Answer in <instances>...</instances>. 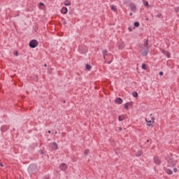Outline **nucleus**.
<instances>
[{
	"mask_svg": "<svg viewBox=\"0 0 179 179\" xmlns=\"http://www.w3.org/2000/svg\"><path fill=\"white\" fill-rule=\"evenodd\" d=\"M28 171L29 174H34L37 171V166L36 165H30Z\"/></svg>",
	"mask_w": 179,
	"mask_h": 179,
	"instance_id": "f257e3e1",
	"label": "nucleus"
},
{
	"mask_svg": "<svg viewBox=\"0 0 179 179\" xmlns=\"http://www.w3.org/2000/svg\"><path fill=\"white\" fill-rule=\"evenodd\" d=\"M38 45V41L36 39H33L29 42V47L31 48H36Z\"/></svg>",
	"mask_w": 179,
	"mask_h": 179,
	"instance_id": "f03ea898",
	"label": "nucleus"
},
{
	"mask_svg": "<svg viewBox=\"0 0 179 179\" xmlns=\"http://www.w3.org/2000/svg\"><path fill=\"white\" fill-rule=\"evenodd\" d=\"M151 120H152L148 121V119H145L148 127H152V125H153V124H155V117H151Z\"/></svg>",
	"mask_w": 179,
	"mask_h": 179,
	"instance_id": "7ed1b4c3",
	"label": "nucleus"
},
{
	"mask_svg": "<svg viewBox=\"0 0 179 179\" xmlns=\"http://www.w3.org/2000/svg\"><path fill=\"white\" fill-rule=\"evenodd\" d=\"M59 169H60V170H62V171H65V170H66V169H68V166H66V164H65V163H62L59 165Z\"/></svg>",
	"mask_w": 179,
	"mask_h": 179,
	"instance_id": "20e7f679",
	"label": "nucleus"
},
{
	"mask_svg": "<svg viewBox=\"0 0 179 179\" xmlns=\"http://www.w3.org/2000/svg\"><path fill=\"white\" fill-rule=\"evenodd\" d=\"M154 162L155 163V164H160L162 163V160H160V158L157 157H154Z\"/></svg>",
	"mask_w": 179,
	"mask_h": 179,
	"instance_id": "39448f33",
	"label": "nucleus"
},
{
	"mask_svg": "<svg viewBox=\"0 0 179 179\" xmlns=\"http://www.w3.org/2000/svg\"><path fill=\"white\" fill-rule=\"evenodd\" d=\"M102 54H103L104 59H106V57H108V56L111 55V54L107 53V50H106V49L102 51Z\"/></svg>",
	"mask_w": 179,
	"mask_h": 179,
	"instance_id": "423d86ee",
	"label": "nucleus"
},
{
	"mask_svg": "<svg viewBox=\"0 0 179 179\" xmlns=\"http://www.w3.org/2000/svg\"><path fill=\"white\" fill-rule=\"evenodd\" d=\"M61 13H63V15H66V13H68V8L66 7H63L61 9Z\"/></svg>",
	"mask_w": 179,
	"mask_h": 179,
	"instance_id": "0eeeda50",
	"label": "nucleus"
},
{
	"mask_svg": "<svg viewBox=\"0 0 179 179\" xmlns=\"http://www.w3.org/2000/svg\"><path fill=\"white\" fill-rule=\"evenodd\" d=\"M148 54H149V49H145L142 52H141V55L143 57H146V55H148Z\"/></svg>",
	"mask_w": 179,
	"mask_h": 179,
	"instance_id": "6e6552de",
	"label": "nucleus"
},
{
	"mask_svg": "<svg viewBox=\"0 0 179 179\" xmlns=\"http://www.w3.org/2000/svg\"><path fill=\"white\" fill-rule=\"evenodd\" d=\"M122 99L121 98H116L115 99V103H117V104H122Z\"/></svg>",
	"mask_w": 179,
	"mask_h": 179,
	"instance_id": "1a4fd4ad",
	"label": "nucleus"
},
{
	"mask_svg": "<svg viewBox=\"0 0 179 179\" xmlns=\"http://www.w3.org/2000/svg\"><path fill=\"white\" fill-rule=\"evenodd\" d=\"M162 53L164 54V55L167 57V58H170V53L169 52V51H167V50H162Z\"/></svg>",
	"mask_w": 179,
	"mask_h": 179,
	"instance_id": "9d476101",
	"label": "nucleus"
},
{
	"mask_svg": "<svg viewBox=\"0 0 179 179\" xmlns=\"http://www.w3.org/2000/svg\"><path fill=\"white\" fill-rule=\"evenodd\" d=\"M130 9L131 10H132L133 12H135V10H136V5L133 4L130 6Z\"/></svg>",
	"mask_w": 179,
	"mask_h": 179,
	"instance_id": "9b49d317",
	"label": "nucleus"
},
{
	"mask_svg": "<svg viewBox=\"0 0 179 179\" xmlns=\"http://www.w3.org/2000/svg\"><path fill=\"white\" fill-rule=\"evenodd\" d=\"M168 163L169 164V166L171 167H174V164L173 163V159H170L169 161H168Z\"/></svg>",
	"mask_w": 179,
	"mask_h": 179,
	"instance_id": "f8f14e48",
	"label": "nucleus"
},
{
	"mask_svg": "<svg viewBox=\"0 0 179 179\" xmlns=\"http://www.w3.org/2000/svg\"><path fill=\"white\" fill-rule=\"evenodd\" d=\"M144 6H146V8H149V2L148 1L143 0Z\"/></svg>",
	"mask_w": 179,
	"mask_h": 179,
	"instance_id": "ddd939ff",
	"label": "nucleus"
},
{
	"mask_svg": "<svg viewBox=\"0 0 179 179\" xmlns=\"http://www.w3.org/2000/svg\"><path fill=\"white\" fill-rule=\"evenodd\" d=\"M52 145L55 146V150H58V144L56 142H53Z\"/></svg>",
	"mask_w": 179,
	"mask_h": 179,
	"instance_id": "4468645a",
	"label": "nucleus"
},
{
	"mask_svg": "<svg viewBox=\"0 0 179 179\" xmlns=\"http://www.w3.org/2000/svg\"><path fill=\"white\" fill-rule=\"evenodd\" d=\"M166 173H167L169 175H171V174H173V171H171V169H168L166 170Z\"/></svg>",
	"mask_w": 179,
	"mask_h": 179,
	"instance_id": "2eb2a0df",
	"label": "nucleus"
},
{
	"mask_svg": "<svg viewBox=\"0 0 179 179\" xmlns=\"http://www.w3.org/2000/svg\"><path fill=\"white\" fill-rule=\"evenodd\" d=\"M110 9H111V10H113V12H117V8H115V7L113 6H110Z\"/></svg>",
	"mask_w": 179,
	"mask_h": 179,
	"instance_id": "dca6fc26",
	"label": "nucleus"
},
{
	"mask_svg": "<svg viewBox=\"0 0 179 179\" xmlns=\"http://www.w3.org/2000/svg\"><path fill=\"white\" fill-rule=\"evenodd\" d=\"M85 68L87 71H90V69H92V66L90 64H86Z\"/></svg>",
	"mask_w": 179,
	"mask_h": 179,
	"instance_id": "f3484780",
	"label": "nucleus"
},
{
	"mask_svg": "<svg viewBox=\"0 0 179 179\" xmlns=\"http://www.w3.org/2000/svg\"><path fill=\"white\" fill-rule=\"evenodd\" d=\"M136 156L137 157H141V156H142V152L138 151L136 153Z\"/></svg>",
	"mask_w": 179,
	"mask_h": 179,
	"instance_id": "a211bd4d",
	"label": "nucleus"
},
{
	"mask_svg": "<svg viewBox=\"0 0 179 179\" xmlns=\"http://www.w3.org/2000/svg\"><path fill=\"white\" fill-rule=\"evenodd\" d=\"M149 45V40H145V43L144 44V47H148Z\"/></svg>",
	"mask_w": 179,
	"mask_h": 179,
	"instance_id": "6ab92c4d",
	"label": "nucleus"
},
{
	"mask_svg": "<svg viewBox=\"0 0 179 179\" xmlns=\"http://www.w3.org/2000/svg\"><path fill=\"white\" fill-rule=\"evenodd\" d=\"M139 26H140L139 22H134V27H139Z\"/></svg>",
	"mask_w": 179,
	"mask_h": 179,
	"instance_id": "aec40b11",
	"label": "nucleus"
},
{
	"mask_svg": "<svg viewBox=\"0 0 179 179\" xmlns=\"http://www.w3.org/2000/svg\"><path fill=\"white\" fill-rule=\"evenodd\" d=\"M132 96H133V97H138V92H133Z\"/></svg>",
	"mask_w": 179,
	"mask_h": 179,
	"instance_id": "412c9836",
	"label": "nucleus"
},
{
	"mask_svg": "<svg viewBox=\"0 0 179 179\" xmlns=\"http://www.w3.org/2000/svg\"><path fill=\"white\" fill-rule=\"evenodd\" d=\"M142 69H144L145 71H146V64H143L141 66Z\"/></svg>",
	"mask_w": 179,
	"mask_h": 179,
	"instance_id": "4be33fe9",
	"label": "nucleus"
},
{
	"mask_svg": "<svg viewBox=\"0 0 179 179\" xmlns=\"http://www.w3.org/2000/svg\"><path fill=\"white\" fill-rule=\"evenodd\" d=\"M65 6H71V2L64 3Z\"/></svg>",
	"mask_w": 179,
	"mask_h": 179,
	"instance_id": "5701e85b",
	"label": "nucleus"
},
{
	"mask_svg": "<svg viewBox=\"0 0 179 179\" xmlns=\"http://www.w3.org/2000/svg\"><path fill=\"white\" fill-rule=\"evenodd\" d=\"M129 103H126L125 104H124V108L126 109V110H128V107H129V105H128Z\"/></svg>",
	"mask_w": 179,
	"mask_h": 179,
	"instance_id": "b1692460",
	"label": "nucleus"
},
{
	"mask_svg": "<svg viewBox=\"0 0 179 179\" xmlns=\"http://www.w3.org/2000/svg\"><path fill=\"white\" fill-rule=\"evenodd\" d=\"M122 48H124V45H119V50H122Z\"/></svg>",
	"mask_w": 179,
	"mask_h": 179,
	"instance_id": "393cba45",
	"label": "nucleus"
},
{
	"mask_svg": "<svg viewBox=\"0 0 179 179\" xmlns=\"http://www.w3.org/2000/svg\"><path fill=\"white\" fill-rule=\"evenodd\" d=\"M118 120L119 121H124V118H122L121 116H119Z\"/></svg>",
	"mask_w": 179,
	"mask_h": 179,
	"instance_id": "a878e982",
	"label": "nucleus"
},
{
	"mask_svg": "<svg viewBox=\"0 0 179 179\" xmlns=\"http://www.w3.org/2000/svg\"><path fill=\"white\" fill-rule=\"evenodd\" d=\"M156 17H159V18L162 17V14H158V15H156Z\"/></svg>",
	"mask_w": 179,
	"mask_h": 179,
	"instance_id": "bb28decb",
	"label": "nucleus"
},
{
	"mask_svg": "<svg viewBox=\"0 0 179 179\" xmlns=\"http://www.w3.org/2000/svg\"><path fill=\"white\" fill-rule=\"evenodd\" d=\"M173 171H174V173H177V171H178V169H177V168H174Z\"/></svg>",
	"mask_w": 179,
	"mask_h": 179,
	"instance_id": "cd10ccee",
	"label": "nucleus"
},
{
	"mask_svg": "<svg viewBox=\"0 0 179 179\" xmlns=\"http://www.w3.org/2000/svg\"><path fill=\"white\" fill-rule=\"evenodd\" d=\"M163 75H164L163 71H160V72H159V76H163Z\"/></svg>",
	"mask_w": 179,
	"mask_h": 179,
	"instance_id": "c85d7f7f",
	"label": "nucleus"
},
{
	"mask_svg": "<svg viewBox=\"0 0 179 179\" xmlns=\"http://www.w3.org/2000/svg\"><path fill=\"white\" fill-rule=\"evenodd\" d=\"M127 103L128 104L129 106H132V102H127Z\"/></svg>",
	"mask_w": 179,
	"mask_h": 179,
	"instance_id": "c756f323",
	"label": "nucleus"
},
{
	"mask_svg": "<svg viewBox=\"0 0 179 179\" xmlns=\"http://www.w3.org/2000/svg\"><path fill=\"white\" fill-rule=\"evenodd\" d=\"M15 55L16 57H17V56L19 55V52H15Z\"/></svg>",
	"mask_w": 179,
	"mask_h": 179,
	"instance_id": "7c9ffc66",
	"label": "nucleus"
},
{
	"mask_svg": "<svg viewBox=\"0 0 179 179\" xmlns=\"http://www.w3.org/2000/svg\"><path fill=\"white\" fill-rule=\"evenodd\" d=\"M17 16H20V15L19 13L16 14L14 17H17Z\"/></svg>",
	"mask_w": 179,
	"mask_h": 179,
	"instance_id": "2f4dec72",
	"label": "nucleus"
},
{
	"mask_svg": "<svg viewBox=\"0 0 179 179\" xmlns=\"http://www.w3.org/2000/svg\"><path fill=\"white\" fill-rule=\"evenodd\" d=\"M85 153L86 155H87V153H89V150H86L85 151Z\"/></svg>",
	"mask_w": 179,
	"mask_h": 179,
	"instance_id": "473e14b6",
	"label": "nucleus"
},
{
	"mask_svg": "<svg viewBox=\"0 0 179 179\" xmlns=\"http://www.w3.org/2000/svg\"><path fill=\"white\" fill-rule=\"evenodd\" d=\"M40 6H44V3H40Z\"/></svg>",
	"mask_w": 179,
	"mask_h": 179,
	"instance_id": "72a5a7b5",
	"label": "nucleus"
},
{
	"mask_svg": "<svg viewBox=\"0 0 179 179\" xmlns=\"http://www.w3.org/2000/svg\"><path fill=\"white\" fill-rule=\"evenodd\" d=\"M3 128H6L5 126H3V127H1V131H3Z\"/></svg>",
	"mask_w": 179,
	"mask_h": 179,
	"instance_id": "f704fd0d",
	"label": "nucleus"
},
{
	"mask_svg": "<svg viewBox=\"0 0 179 179\" xmlns=\"http://www.w3.org/2000/svg\"><path fill=\"white\" fill-rule=\"evenodd\" d=\"M120 131H122V127H119Z\"/></svg>",
	"mask_w": 179,
	"mask_h": 179,
	"instance_id": "c9c22d12",
	"label": "nucleus"
},
{
	"mask_svg": "<svg viewBox=\"0 0 179 179\" xmlns=\"http://www.w3.org/2000/svg\"><path fill=\"white\" fill-rule=\"evenodd\" d=\"M48 134H51V131L49 130V131H48Z\"/></svg>",
	"mask_w": 179,
	"mask_h": 179,
	"instance_id": "e433bc0d",
	"label": "nucleus"
},
{
	"mask_svg": "<svg viewBox=\"0 0 179 179\" xmlns=\"http://www.w3.org/2000/svg\"><path fill=\"white\" fill-rule=\"evenodd\" d=\"M0 166H1V167H3V164H0Z\"/></svg>",
	"mask_w": 179,
	"mask_h": 179,
	"instance_id": "4c0bfd02",
	"label": "nucleus"
},
{
	"mask_svg": "<svg viewBox=\"0 0 179 179\" xmlns=\"http://www.w3.org/2000/svg\"><path fill=\"white\" fill-rule=\"evenodd\" d=\"M129 15H130V16H132V13H130V14H129Z\"/></svg>",
	"mask_w": 179,
	"mask_h": 179,
	"instance_id": "58836bf2",
	"label": "nucleus"
},
{
	"mask_svg": "<svg viewBox=\"0 0 179 179\" xmlns=\"http://www.w3.org/2000/svg\"><path fill=\"white\" fill-rule=\"evenodd\" d=\"M108 64H111V61L108 62Z\"/></svg>",
	"mask_w": 179,
	"mask_h": 179,
	"instance_id": "ea45409f",
	"label": "nucleus"
},
{
	"mask_svg": "<svg viewBox=\"0 0 179 179\" xmlns=\"http://www.w3.org/2000/svg\"><path fill=\"white\" fill-rule=\"evenodd\" d=\"M44 66H47V64H44Z\"/></svg>",
	"mask_w": 179,
	"mask_h": 179,
	"instance_id": "a19ab883",
	"label": "nucleus"
},
{
	"mask_svg": "<svg viewBox=\"0 0 179 179\" xmlns=\"http://www.w3.org/2000/svg\"><path fill=\"white\" fill-rule=\"evenodd\" d=\"M147 142H149V140H147Z\"/></svg>",
	"mask_w": 179,
	"mask_h": 179,
	"instance_id": "79ce46f5",
	"label": "nucleus"
},
{
	"mask_svg": "<svg viewBox=\"0 0 179 179\" xmlns=\"http://www.w3.org/2000/svg\"><path fill=\"white\" fill-rule=\"evenodd\" d=\"M150 117H152V114H150Z\"/></svg>",
	"mask_w": 179,
	"mask_h": 179,
	"instance_id": "37998d69",
	"label": "nucleus"
},
{
	"mask_svg": "<svg viewBox=\"0 0 179 179\" xmlns=\"http://www.w3.org/2000/svg\"><path fill=\"white\" fill-rule=\"evenodd\" d=\"M141 48H143V47H141Z\"/></svg>",
	"mask_w": 179,
	"mask_h": 179,
	"instance_id": "c03bdc74",
	"label": "nucleus"
},
{
	"mask_svg": "<svg viewBox=\"0 0 179 179\" xmlns=\"http://www.w3.org/2000/svg\"><path fill=\"white\" fill-rule=\"evenodd\" d=\"M55 134H57V131L55 132Z\"/></svg>",
	"mask_w": 179,
	"mask_h": 179,
	"instance_id": "a18cd8bd",
	"label": "nucleus"
}]
</instances>
